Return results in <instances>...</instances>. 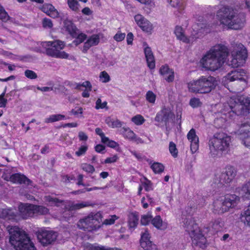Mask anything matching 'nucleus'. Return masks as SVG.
Returning <instances> with one entry per match:
<instances>
[{"label":"nucleus","mask_w":250,"mask_h":250,"mask_svg":"<svg viewBox=\"0 0 250 250\" xmlns=\"http://www.w3.org/2000/svg\"><path fill=\"white\" fill-rule=\"evenodd\" d=\"M87 148L86 146H82L75 152V154L79 157L83 155L86 152Z\"/></svg>","instance_id":"nucleus-60"},{"label":"nucleus","mask_w":250,"mask_h":250,"mask_svg":"<svg viewBox=\"0 0 250 250\" xmlns=\"http://www.w3.org/2000/svg\"><path fill=\"white\" fill-rule=\"evenodd\" d=\"M107 102H104L103 103L102 102V100L101 99L98 98L96 102V106L95 108L97 109H104V108H107Z\"/></svg>","instance_id":"nucleus-57"},{"label":"nucleus","mask_w":250,"mask_h":250,"mask_svg":"<svg viewBox=\"0 0 250 250\" xmlns=\"http://www.w3.org/2000/svg\"><path fill=\"white\" fill-rule=\"evenodd\" d=\"M235 134L242 141V143L246 147L250 146V123L245 122L242 123Z\"/></svg>","instance_id":"nucleus-12"},{"label":"nucleus","mask_w":250,"mask_h":250,"mask_svg":"<svg viewBox=\"0 0 250 250\" xmlns=\"http://www.w3.org/2000/svg\"><path fill=\"white\" fill-rule=\"evenodd\" d=\"M169 150L171 155L176 157L177 156V149L176 147V145L172 142L169 143Z\"/></svg>","instance_id":"nucleus-58"},{"label":"nucleus","mask_w":250,"mask_h":250,"mask_svg":"<svg viewBox=\"0 0 250 250\" xmlns=\"http://www.w3.org/2000/svg\"><path fill=\"white\" fill-rule=\"evenodd\" d=\"M174 117L173 113L169 107L164 106L162 109L159 111L155 117V121L158 123L165 122L167 123L170 119Z\"/></svg>","instance_id":"nucleus-16"},{"label":"nucleus","mask_w":250,"mask_h":250,"mask_svg":"<svg viewBox=\"0 0 250 250\" xmlns=\"http://www.w3.org/2000/svg\"><path fill=\"white\" fill-rule=\"evenodd\" d=\"M118 218H119V217L117 216H116V215H110L108 217V218H106V219H105L104 221V222L103 223V225H112V224H114L115 221L116 220H117Z\"/></svg>","instance_id":"nucleus-47"},{"label":"nucleus","mask_w":250,"mask_h":250,"mask_svg":"<svg viewBox=\"0 0 250 250\" xmlns=\"http://www.w3.org/2000/svg\"><path fill=\"white\" fill-rule=\"evenodd\" d=\"M83 112V110L82 107H76L74 109H73L71 111V113L72 114L75 116H79V115H82Z\"/></svg>","instance_id":"nucleus-63"},{"label":"nucleus","mask_w":250,"mask_h":250,"mask_svg":"<svg viewBox=\"0 0 250 250\" xmlns=\"http://www.w3.org/2000/svg\"><path fill=\"white\" fill-rule=\"evenodd\" d=\"M125 34L122 33L120 31H118L117 33L114 36L113 39L117 42H120L123 41L125 37Z\"/></svg>","instance_id":"nucleus-53"},{"label":"nucleus","mask_w":250,"mask_h":250,"mask_svg":"<svg viewBox=\"0 0 250 250\" xmlns=\"http://www.w3.org/2000/svg\"><path fill=\"white\" fill-rule=\"evenodd\" d=\"M119 133L123 137L137 144L144 143V141L138 137L135 133L128 127H123L119 130Z\"/></svg>","instance_id":"nucleus-17"},{"label":"nucleus","mask_w":250,"mask_h":250,"mask_svg":"<svg viewBox=\"0 0 250 250\" xmlns=\"http://www.w3.org/2000/svg\"><path fill=\"white\" fill-rule=\"evenodd\" d=\"M103 143L106 144L108 146L111 148H116L119 146V145L117 142L112 140H110L109 139L108 141Z\"/></svg>","instance_id":"nucleus-62"},{"label":"nucleus","mask_w":250,"mask_h":250,"mask_svg":"<svg viewBox=\"0 0 250 250\" xmlns=\"http://www.w3.org/2000/svg\"><path fill=\"white\" fill-rule=\"evenodd\" d=\"M81 86L85 87V89H88L89 90H92V85L89 81H85L82 83H77L76 88L81 89Z\"/></svg>","instance_id":"nucleus-54"},{"label":"nucleus","mask_w":250,"mask_h":250,"mask_svg":"<svg viewBox=\"0 0 250 250\" xmlns=\"http://www.w3.org/2000/svg\"><path fill=\"white\" fill-rule=\"evenodd\" d=\"M139 221V215L137 212H132L128 216V224L130 228H135Z\"/></svg>","instance_id":"nucleus-36"},{"label":"nucleus","mask_w":250,"mask_h":250,"mask_svg":"<svg viewBox=\"0 0 250 250\" xmlns=\"http://www.w3.org/2000/svg\"><path fill=\"white\" fill-rule=\"evenodd\" d=\"M118 159V157L117 155H114L111 157L107 158L105 161L104 163L105 164L112 163L116 162Z\"/></svg>","instance_id":"nucleus-64"},{"label":"nucleus","mask_w":250,"mask_h":250,"mask_svg":"<svg viewBox=\"0 0 250 250\" xmlns=\"http://www.w3.org/2000/svg\"><path fill=\"white\" fill-rule=\"evenodd\" d=\"M146 99L151 104H154L156 99V95L152 91H148L146 94Z\"/></svg>","instance_id":"nucleus-42"},{"label":"nucleus","mask_w":250,"mask_h":250,"mask_svg":"<svg viewBox=\"0 0 250 250\" xmlns=\"http://www.w3.org/2000/svg\"><path fill=\"white\" fill-rule=\"evenodd\" d=\"M187 138L190 143V150L192 153L196 152L199 148V138L195 130L192 128L187 134Z\"/></svg>","instance_id":"nucleus-20"},{"label":"nucleus","mask_w":250,"mask_h":250,"mask_svg":"<svg viewBox=\"0 0 250 250\" xmlns=\"http://www.w3.org/2000/svg\"><path fill=\"white\" fill-rule=\"evenodd\" d=\"M174 33L177 38L183 42L184 39L185 38L186 36L184 34L183 28L181 26H177L175 27Z\"/></svg>","instance_id":"nucleus-43"},{"label":"nucleus","mask_w":250,"mask_h":250,"mask_svg":"<svg viewBox=\"0 0 250 250\" xmlns=\"http://www.w3.org/2000/svg\"><path fill=\"white\" fill-rule=\"evenodd\" d=\"M10 181L13 183L21 184L24 183L29 185L31 181L24 175L20 173H15L12 174L10 177Z\"/></svg>","instance_id":"nucleus-26"},{"label":"nucleus","mask_w":250,"mask_h":250,"mask_svg":"<svg viewBox=\"0 0 250 250\" xmlns=\"http://www.w3.org/2000/svg\"><path fill=\"white\" fill-rule=\"evenodd\" d=\"M236 172L235 168L232 166H228L225 172H219L215 175L213 182L218 186L228 185L234 179Z\"/></svg>","instance_id":"nucleus-11"},{"label":"nucleus","mask_w":250,"mask_h":250,"mask_svg":"<svg viewBox=\"0 0 250 250\" xmlns=\"http://www.w3.org/2000/svg\"><path fill=\"white\" fill-rule=\"evenodd\" d=\"M150 235L147 230L141 233L140 240L141 247L145 250H158L157 246L150 240Z\"/></svg>","instance_id":"nucleus-15"},{"label":"nucleus","mask_w":250,"mask_h":250,"mask_svg":"<svg viewBox=\"0 0 250 250\" xmlns=\"http://www.w3.org/2000/svg\"><path fill=\"white\" fill-rule=\"evenodd\" d=\"M9 19V16L4 8L0 4V20L6 22Z\"/></svg>","instance_id":"nucleus-48"},{"label":"nucleus","mask_w":250,"mask_h":250,"mask_svg":"<svg viewBox=\"0 0 250 250\" xmlns=\"http://www.w3.org/2000/svg\"><path fill=\"white\" fill-rule=\"evenodd\" d=\"M149 165L155 174H161L164 170L165 167L162 163L152 162V161H150L149 162Z\"/></svg>","instance_id":"nucleus-34"},{"label":"nucleus","mask_w":250,"mask_h":250,"mask_svg":"<svg viewBox=\"0 0 250 250\" xmlns=\"http://www.w3.org/2000/svg\"><path fill=\"white\" fill-rule=\"evenodd\" d=\"M250 112V98H230L228 103L224 105L221 112L216 113L214 124L217 127L220 128L234 115H244Z\"/></svg>","instance_id":"nucleus-1"},{"label":"nucleus","mask_w":250,"mask_h":250,"mask_svg":"<svg viewBox=\"0 0 250 250\" xmlns=\"http://www.w3.org/2000/svg\"><path fill=\"white\" fill-rule=\"evenodd\" d=\"M58 236L57 233L52 230H41L38 234V238L44 246L50 244L54 242Z\"/></svg>","instance_id":"nucleus-14"},{"label":"nucleus","mask_w":250,"mask_h":250,"mask_svg":"<svg viewBox=\"0 0 250 250\" xmlns=\"http://www.w3.org/2000/svg\"><path fill=\"white\" fill-rule=\"evenodd\" d=\"M33 205L21 203L19 206V215L23 219L32 217L34 214Z\"/></svg>","instance_id":"nucleus-19"},{"label":"nucleus","mask_w":250,"mask_h":250,"mask_svg":"<svg viewBox=\"0 0 250 250\" xmlns=\"http://www.w3.org/2000/svg\"><path fill=\"white\" fill-rule=\"evenodd\" d=\"M239 197L235 194L226 196L224 199V204L227 211L229 209L235 208L239 202Z\"/></svg>","instance_id":"nucleus-22"},{"label":"nucleus","mask_w":250,"mask_h":250,"mask_svg":"<svg viewBox=\"0 0 250 250\" xmlns=\"http://www.w3.org/2000/svg\"><path fill=\"white\" fill-rule=\"evenodd\" d=\"M64 28L72 36L75 37L77 35V29L72 21H64Z\"/></svg>","instance_id":"nucleus-33"},{"label":"nucleus","mask_w":250,"mask_h":250,"mask_svg":"<svg viewBox=\"0 0 250 250\" xmlns=\"http://www.w3.org/2000/svg\"><path fill=\"white\" fill-rule=\"evenodd\" d=\"M238 192L239 195L244 199H250V181L244 184Z\"/></svg>","instance_id":"nucleus-31"},{"label":"nucleus","mask_w":250,"mask_h":250,"mask_svg":"<svg viewBox=\"0 0 250 250\" xmlns=\"http://www.w3.org/2000/svg\"><path fill=\"white\" fill-rule=\"evenodd\" d=\"M100 81L104 83H106L110 81V78L108 74L105 71L101 72L99 75Z\"/></svg>","instance_id":"nucleus-49"},{"label":"nucleus","mask_w":250,"mask_h":250,"mask_svg":"<svg viewBox=\"0 0 250 250\" xmlns=\"http://www.w3.org/2000/svg\"><path fill=\"white\" fill-rule=\"evenodd\" d=\"M131 121L137 125H143L146 120L143 116L140 114H137L131 118Z\"/></svg>","instance_id":"nucleus-44"},{"label":"nucleus","mask_w":250,"mask_h":250,"mask_svg":"<svg viewBox=\"0 0 250 250\" xmlns=\"http://www.w3.org/2000/svg\"><path fill=\"white\" fill-rule=\"evenodd\" d=\"M184 227L191 238L193 245L203 249L206 247V238L200 232L197 224L191 217L186 219Z\"/></svg>","instance_id":"nucleus-7"},{"label":"nucleus","mask_w":250,"mask_h":250,"mask_svg":"<svg viewBox=\"0 0 250 250\" xmlns=\"http://www.w3.org/2000/svg\"><path fill=\"white\" fill-rule=\"evenodd\" d=\"M216 18L221 24L234 30L242 28L245 22V15L243 13H238L229 6H221L217 12Z\"/></svg>","instance_id":"nucleus-3"},{"label":"nucleus","mask_w":250,"mask_h":250,"mask_svg":"<svg viewBox=\"0 0 250 250\" xmlns=\"http://www.w3.org/2000/svg\"><path fill=\"white\" fill-rule=\"evenodd\" d=\"M160 73L166 81L168 83L172 82L174 80V72L167 65H163L159 70Z\"/></svg>","instance_id":"nucleus-23"},{"label":"nucleus","mask_w":250,"mask_h":250,"mask_svg":"<svg viewBox=\"0 0 250 250\" xmlns=\"http://www.w3.org/2000/svg\"><path fill=\"white\" fill-rule=\"evenodd\" d=\"M65 119V117L64 115L62 114H53L46 118L44 119V122L45 123H50L63 120Z\"/></svg>","instance_id":"nucleus-37"},{"label":"nucleus","mask_w":250,"mask_h":250,"mask_svg":"<svg viewBox=\"0 0 250 250\" xmlns=\"http://www.w3.org/2000/svg\"><path fill=\"white\" fill-rule=\"evenodd\" d=\"M134 20L137 24L141 29L146 32L151 33L153 26L141 14H137L134 16Z\"/></svg>","instance_id":"nucleus-18"},{"label":"nucleus","mask_w":250,"mask_h":250,"mask_svg":"<svg viewBox=\"0 0 250 250\" xmlns=\"http://www.w3.org/2000/svg\"><path fill=\"white\" fill-rule=\"evenodd\" d=\"M143 47L147 66L151 69H154L155 67V62L152 51L146 42L143 43Z\"/></svg>","instance_id":"nucleus-21"},{"label":"nucleus","mask_w":250,"mask_h":250,"mask_svg":"<svg viewBox=\"0 0 250 250\" xmlns=\"http://www.w3.org/2000/svg\"><path fill=\"white\" fill-rule=\"evenodd\" d=\"M82 169L87 173H92L95 171V168L90 164H83L81 166Z\"/></svg>","instance_id":"nucleus-52"},{"label":"nucleus","mask_w":250,"mask_h":250,"mask_svg":"<svg viewBox=\"0 0 250 250\" xmlns=\"http://www.w3.org/2000/svg\"><path fill=\"white\" fill-rule=\"evenodd\" d=\"M100 41L99 35H93L90 36L84 43L82 51L85 53L91 47L97 45Z\"/></svg>","instance_id":"nucleus-25"},{"label":"nucleus","mask_w":250,"mask_h":250,"mask_svg":"<svg viewBox=\"0 0 250 250\" xmlns=\"http://www.w3.org/2000/svg\"><path fill=\"white\" fill-rule=\"evenodd\" d=\"M67 3L72 11L77 13L80 11V4L77 0H67Z\"/></svg>","instance_id":"nucleus-40"},{"label":"nucleus","mask_w":250,"mask_h":250,"mask_svg":"<svg viewBox=\"0 0 250 250\" xmlns=\"http://www.w3.org/2000/svg\"><path fill=\"white\" fill-rule=\"evenodd\" d=\"M223 226V223L220 220L217 219L212 222L209 224V229L214 232H217L220 230Z\"/></svg>","instance_id":"nucleus-38"},{"label":"nucleus","mask_w":250,"mask_h":250,"mask_svg":"<svg viewBox=\"0 0 250 250\" xmlns=\"http://www.w3.org/2000/svg\"><path fill=\"white\" fill-rule=\"evenodd\" d=\"M151 224L157 229L165 230L167 228V223L163 222L159 215L155 216L151 220Z\"/></svg>","instance_id":"nucleus-32"},{"label":"nucleus","mask_w":250,"mask_h":250,"mask_svg":"<svg viewBox=\"0 0 250 250\" xmlns=\"http://www.w3.org/2000/svg\"><path fill=\"white\" fill-rule=\"evenodd\" d=\"M216 85L215 79L210 76H201L197 80L192 81L188 84L190 91L201 94L209 93L215 88Z\"/></svg>","instance_id":"nucleus-6"},{"label":"nucleus","mask_w":250,"mask_h":250,"mask_svg":"<svg viewBox=\"0 0 250 250\" xmlns=\"http://www.w3.org/2000/svg\"><path fill=\"white\" fill-rule=\"evenodd\" d=\"M224 78L225 82L227 83L237 81L242 83L245 85L247 83L248 75L245 70L240 69L231 71Z\"/></svg>","instance_id":"nucleus-13"},{"label":"nucleus","mask_w":250,"mask_h":250,"mask_svg":"<svg viewBox=\"0 0 250 250\" xmlns=\"http://www.w3.org/2000/svg\"><path fill=\"white\" fill-rule=\"evenodd\" d=\"M25 76L28 79H36L37 78V74L33 71L31 70H26L24 72Z\"/></svg>","instance_id":"nucleus-55"},{"label":"nucleus","mask_w":250,"mask_h":250,"mask_svg":"<svg viewBox=\"0 0 250 250\" xmlns=\"http://www.w3.org/2000/svg\"><path fill=\"white\" fill-rule=\"evenodd\" d=\"M229 54L228 48L221 44L212 47L202 57L200 63L206 70L214 71L222 67Z\"/></svg>","instance_id":"nucleus-2"},{"label":"nucleus","mask_w":250,"mask_h":250,"mask_svg":"<svg viewBox=\"0 0 250 250\" xmlns=\"http://www.w3.org/2000/svg\"><path fill=\"white\" fill-rule=\"evenodd\" d=\"M198 22H199L193 26V29L195 32H202V30H204L206 27L207 24L205 21L201 23L200 22V21H198Z\"/></svg>","instance_id":"nucleus-51"},{"label":"nucleus","mask_w":250,"mask_h":250,"mask_svg":"<svg viewBox=\"0 0 250 250\" xmlns=\"http://www.w3.org/2000/svg\"><path fill=\"white\" fill-rule=\"evenodd\" d=\"M142 184L144 186L146 191H148L153 189L151 182L146 178L144 177L141 180Z\"/></svg>","instance_id":"nucleus-46"},{"label":"nucleus","mask_w":250,"mask_h":250,"mask_svg":"<svg viewBox=\"0 0 250 250\" xmlns=\"http://www.w3.org/2000/svg\"><path fill=\"white\" fill-rule=\"evenodd\" d=\"M248 56V51L245 46L240 43H236L230 52L229 65L234 68L242 66L246 63Z\"/></svg>","instance_id":"nucleus-9"},{"label":"nucleus","mask_w":250,"mask_h":250,"mask_svg":"<svg viewBox=\"0 0 250 250\" xmlns=\"http://www.w3.org/2000/svg\"><path fill=\"white\" fill-rule=\"evenodd\" d=\"M40 44L46 50V54L50 57L60 59H68L69 54L62 51L65 46L63 42L60 40L42 42Z\"/></svg>","instance_id":"nucleus-8"},{"label":"nucleus","mask_w":250,"mask_h":250,"mask_svg":"<svg viewBox=\"0 0 250 250\" xmlns=\"http://www.w3.org/2000/svg\"><path fill=\"white\" fill-rule=\"evenodd\" d=\"M102 221L100 212L91 213L88 216L80 219L77 223L78 227L84 230L91 231L99 229Z\"/></svg>","instance_id":"nucleus-10"},{"label":"nucleus","mask_w":250,"mask_h":250,"mask_svg":"<svg viewBox=\"0 0 250 250\" xmlns=\"http://www.w3.org/2000/svg\"><path fill=\"white\" fill-rule=\"evenodd\" d=\"M45 200L46 202H48L50 206H58L59 204L62 202V201L49 195L45 196Z\"/></svg>","instance_id":"nucleus-41"},{"label":"nucleus","mask_w":250,"mask_h":250,"mask_svg":"<svg viewBox=\"0 0 250 250\" xmlns=\"http://www.w3.org/2000/svg\"><path fill=\"white\" fill-rule=\"evenodd\" d=\"M77 36V37L75 41V42H76V44H79V43L82 42L86 39V35L84 34H78L77 33V35L76 36Z\"/></svg>","instance_id":"nucleus-61"},{"label":"nucleus","mask_w":250,"mask_h":250,"mask_svg":"<svg viewBox=\"0 0 250 250\" xmlns=\"http://www.w3.org/2000/svg\"><path fill=\"white\" fill-rule=\"evenodd\" d=\"M202 102L197 98H192L189 101V105L193 108H197L202 105Z\"/></svg>","instance_id":"nucleus-50"},{"label":"nucleus","mask_w":250,"mask_h":250,"mask_svg":"<svg viewBox=\"0 0 250 250\" xmlns=\"http://www.w3.org/2000/svg\"><path fill=\"white\" fill-rule=\"evenodd\" d=\"M95 132L97 134L101 137L102 142H105L108 140V138L105 136L104 133L103 132L101 128H96L95 129Z\"/></svg>","instance_id":"nucleus-59"},{"label":"nucleus","mask_w":250,"mask_h":250,"mask_svg":"<svg viewBox=\"0 0 250 250\" xmlns=\"http://www.w3.org/2000/svg\"><path fill=\"white\" fill-rule=\"evenodd\" d=\"M34 214L46 215L49 213V209L42 206H38L33 205Z\"/></svg>","instance_id":"nucleus-39"},{"label":"nucleus","mask_w":250,"mask_h":250,"mask_svg":"<svg viewBox=\"0 0 250 250\" xmlns=\"http://www.w3.org/2000/svg\"><path fill=\"white\" fill-rule=\"evenodd\" d=\"M195 33H192L191 36L188 37L187 36L184 39L183 42L188 44L193 43L197 38H199L198 36H197L196 34H197L199 32H195Z\"/></svg>","instance_id":"nucleus-45"},{"label":"nucleus","mask_w":250,"mask_h":250,"mask_svg":"<svg viewBox=\"0 0 250 250\" xmlns=\"http://www.w3.org/2000/svg\"><path fill=\"white\" fill-rule=\"evenodd\" d=\"M231 138L224 133H215L209 140L208 145L212 157H220L230 150Z\"/></svg>","instance_id":"nucleus-4"},{"label":"nucleus","mask_w":250,"mask_h":250,"mask_svg":"<svg viewBox=\"0 0 250 250\" xmlns=\"http://www.w3.org/2000/svg\"><path fill=\"white\" fill-rule=\"evenodd\" d=\"M10 235V242L16 250H36L27 234L16 226L7 228Z\"/></svg>","instance_id":"nucleus-5"},{"label":"nucleus","mask_w":250,"mask_h":250,"mask_svg":"<svg viewBox=\"0 0 250 250\" xmlns=\"http://www.w3.org/2000/svg\"><path fill=\"white\" fill-rule=\"evenodd\" d=\"M213 211L215 213H223L227 212L224 204V199H217L213 203Z\"/></svg>","instance_id":"nucleus-28"},{"label":"nucleus","mask_w":250,"mask_h":250,"mask_svg":"<svg viewBox=\"0 0 250 250\" xmlns=\"http://www.w3.org/2000/svg\"><path fill=\"white\" fill-rule=\"evenodd\" d=\"M0 217L6 220L16 221L17 211L13 209H0Z\"/></svg>","instance_id":"nucleus-24"},{"label":"nucleus","mask_w":250,"mask_h":250,"mask_svg":"<svg viewBox=\"0 0 250 250\" xmlns=\"http://www.w3.org/2000/svg\"><path fill=\"white\" fill-rule=\"evenodd\" d=\"M42 11L53 18H56L59 16L58 11L51 4L45 3L43 4L42 7Z\"/></svg>","instance_id":"nucleus-27"},{"label":"nucleus","mask_w":250,"mask_h":250,"mask_svg":"<svg viewBox=\"0 0 250 250\" xmlns=\"http://www.w3.org/2000/svg\"><path fill=\"white\" fill-rule=\"evenodd\" d=\"M240 219L245 224L250 226V205L242 211Z\"/></svg>","instance_id":"nucleus-35"},{"label":"nucleus","mask_w":250,"mask_h":250,"mask_svg":"<svg viewBox=\"0 0 250 250\" xmlns=\"http://www.w3.org/2000/svg\"><path fill=\"white\" fill-rule=\"evenodd\" d=\"M106 125L110 128L121 127L124 123L116 118H112L110 116L107 117L105 119Z\"/></svg>","instance_id":"nucleus-29"},{"label":"nucleus","mask_w":250,"mask_h":250,"mask_svg":"<svg viewBox=\"0 0 250 250\" xmlns=\"http://www.w3.org/2000/svg\"><path fill=\"white\" fill-rule=\"evenodd\" d=\"M152 216L150 214L144 215L141 219V223L143 225H146L151 221Z\"/></svg>","instance_id":"nucleus-56"},{"label":"nucleus","mask_w":250,"mask_h":250,"mask_svg":"<svg viewBox=\"0 0 250 250\" xmlns=\"http://www.w3.org/2000/svg\"><path fill=\"white\" fill-rule=\"evenodd\" d=\"M93 204L89 201L81 202L79 203H75L72 202L68 205V208L70 210H78L82 208L92 207Z\"/></svg>","instance_id":"nucleus-30"}]
</instances>
